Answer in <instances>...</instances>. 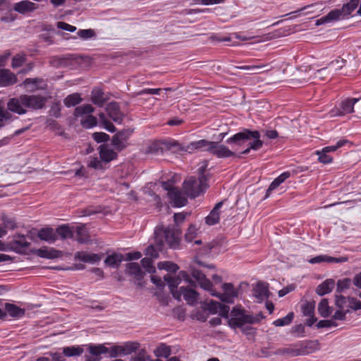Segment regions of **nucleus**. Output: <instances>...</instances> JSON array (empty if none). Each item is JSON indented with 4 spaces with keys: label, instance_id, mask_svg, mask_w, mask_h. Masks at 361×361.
<instances>
[{
    "label": "nucleus",
    "instance_id": "1",
    "mask_svg": "<svg viewBox=\"0 0 361 361\" xmlns=\"http://www.w3.org/2000/svg\"><path fill=\"white\" fill-rule=\"evenodd\" d=\"M164 280L167 282L171 293L178 301H180L181 296H183L186 302L190 305H195L197 303L199 293L193 288L182 286L179 290H176L182 280L188 283L192 287H196L195 282L191 279L186 271H180L178 276H176L166 274L164 276Z\"/></svg>",
    "mask_w": 361,
    "mask_h": 361
},
{
    "label": "nucleus",
    "instance_id": "2",
    "mask_svg": "<svg viewBox=\"0 0 361 361\" xmlns=\"http://www.w3.org/2000/svg\"><path fill=\"white\" fill-rule=\"evenodd\" d=\"M226 142L231 145L232 148L237 150L239 147L249 145L241 154H247L251 149L258 150L262 145L263 142L260 140V133L257 130L243 129L242 131L235 133L226 140Z\"/></svg>",
    "mask_w": 361,
    "mask_h": 361
},
{
    "label": "nucleus",
    "instance_id": "3",
    "mask_svg": "<svg viewBox=\"0 0 361 361\" xmlns=\"http://www.w3.org/2000/svg\"><path fill=\"white\" fill-rule=\"evenodd\" d=\"M154 235L155 241L159 250L165 243L173 249H176L179 246L181 235L180 228L168 227L165 229L156 228Z\"/></svg>",
    "mask_w": 361,
    "mask_h": 361
},
{
    "label": "nucleus",
    "instance_id": "4",
    "mask_svg": "<svg viewBox=\"0 0 361 361\" xmlns=\"http://www.w3.org/2000/svg\"><path fill=\"white\" fill-rule=\"evenodd\" d=\"M200 171L201 176L199 178L190 177L183 183V190L190 198H195L207 188V178L204 175V167H201Z\"/></svg>",
    "mask_w": 361,
    "mask_h": 361
},
{
    "label": "nucleus",
    "instance_id": "5",
    "mask_svg": "<svg viewBox=\"0 0 361 361\" xmlns=\"http://www.w3.org/2000/svg\"><path fill=\"white\" fill-rule=\"evenodd\" d=\"M260 321L258 317L252 314H246L245 311L238 307H234L231 312V318L228 320L229 326L232 329L243 328L246 324H255Z\"/></svg>",
    "mask_w": 361,
    "mask_h": 361
},
{
    "label": "nucleus",
    "instance_id": "6",
    "mask_svg": "<svg viewBox=\"0 0 361 361\" xmlns=\"http://www.w3.org/2000/svg\"><path fill=\"white\" fill-rule=\"evenodd\" d=\"M360 0H350L344 4L341 9H334L331 11L326 16L322 17L316 21L317 25H320L326 23L337 20L340 17L350 15L359 5Z\"/></svg>",
    "mask_w": 361,
    "mask_h": 361
},
{
    "label": "nucleus",
    "instance_id": "7",
    "mask_svg": "<svg viewBox=\"0 0 361 361\" xmlns=\"http://www.w3.org/2000/svg\"><path fill=\"white\" fill-rule=\"evenodd\" d=\"M221 288L224 291L223 293L216 292L213 286L209 293L211 295L218 298L222 302L233 303L235 298L238 295V290L234 288L231 283H224Z\"/></svg>",
    "mask_w": 361,
    "mask_h": 361
},
{
    "label": "nucleus",
    "instance_id": "8",
    "mask_svg": "<svg viewBox=\"0 0 361 361\" xmlns=\"http://www.w3.org/2000/svg\"><path fill=\"white\" fill-rule=\"evenodd\" d=\"M357 102H359L360 104L357 108H359L360 105L361 106V97L358 99L346 98L342 100L338 107L334 108L329 111L330 116H342L354 112V106Z\"/></svg>",
    "mask_w": 361,
    "mask_h": 361
},
{
    "label": "nucleus",
    "instance_id": "9",
    "mask_svg": "<svg viewBox=\"0 0 361 361\" xmlns=\"http://www.w3.org/2000/svg\"><path fill=\"white\" fill-rule=\"evenodd\" d=\"M22 102L25 109L34 111L41 109L44 106L46 98L39 94H21Z\"/></svg>",
    "mask_w": 361,
    "mask_h": 361
},
{
    "label": "nucleus",
    "instance_id": "10",
    "mask_svg": "<svg viewBox=\"0 0 361 361\" xmlns=\"http://www.w3.org/2000/svg\"><path fill=\"white\" fill-rule=\"evenodd\" d=\"M133 133V130L130 129L122 130L115 134L111 139V144L118 151L125 149L128 143V140Z\"/></svg>",
    "mask_w": 361,
    "mask_h": 361
},
{
    "label": "nucleus",
    "instance_id": "11",
    "mask_svg": "<svg viewBox=\"0 0 361 361\" xmlns=\"http://www.w3.org/2000/svg\"><path fill=\"white\" fill-rule=\"evenodd\" d=\"M206 151L218 158H227L235 155V152L229 149L228 147L214 141L211 142L210 147Z\"/></svg>",
    "mask_w": 361,
    "mask_h": 361
},
{
    "label": "nucleus",
    "instance_id": "12",
    "mask_svg": "<svg viewBox=\"0 0 361 361\" xmlns=\"http://www.w3.org/2000/svg\"><path fill=\"white\" fill-rule=\"evenodd\" d=\"M299 355L312 353L320 349V344L317 340H308L297 343Z\"/></svg>",
    "mask_w": 361,
    "mask_h": 361
},
{
    "label": "nucleus",
    "instance_id": "13",
    "mask_svg": "<svg viewBox=\"0 0 361 361\" xmlns=\"http://www.w3.org/2000/svg\"><path fill=\"white\" fill-rule=\"evenodd\" d=\"M7 109L8 112L17 114L18 115H23L27 112V110L25 109L23 102H22L21 94L18 97H13L8 99L6 104Z\"/></svg>",
    "mask_w": 361,
    "mask_h": 361
},
{
    "label": "nucleus",
    "instance_id": "14",
    "mask_svg": "<svg viewBox=\"0 0 361 361\" xmlns=\"http://www.w3.org/2000/svg\"><path fill=\"white\" fill-rule=\"evenodd\" d=\"M204 305L207 306V309L211 314H216L218 312L222 317H228L230 307L228 305H223L214 300H210L207 303L204 302Z\"/></svg>",
    "mask_w": 361,
    "mask_h": 361
},
{
    "label": "nucleus",
    "instance_id": "15",
    "mask_svg": "<svg viewBox=\"0 0 361 361\" xmlns=\"http://www.w3.org/2000/svg\"><path fill=\"white\" fill-rule=\"evenodd\" d=\"M108 116L116 123H121L123 120V114L120 111L119 105L116 102H110L106 107Z\"/></svg>",
    "mask_w": 361,
    "mask_h": 361
},
{
    "label": "nucleus",
    "instance_id": "16",
    "mask_svg": "<svg viewBox=\"0 0 361 361\" xmlns=\"http://www.w3.org/2000/svg\"><path fill=\"white\" fill-rule=\"evenodd\" d=\"M37 8V4L27 0H24L15 4L13 9L19 13L26 14L34 11Z\"/></svg>",
    "mask_w": 361,
    "mask_h": 361
},
{
    "label": "nucleus",
    "instance_id": "17",
    "mask_svg": "<svg viewBox=\"0 0 361 361\" xmlns=\"http://www.w3.org/2000/svg\"><path fill=\"white\" fill-rule=\"evenodd\" d=\"M17 82L16 75L8 69H0V86L7 87Z\"/></svg>",
    "mask_w": 361,
    "mask_h": 361
},
{
    "label": "nucleus",
    "instance_id": "18",
    "mask_svg": "<svg viewBox=\"0 0 361 361\" xmlns=\"http://www.w3.org/2000/svg\"><path fill=\"white\" fill-rule=\"evenodd\" d=\"M192 277L199 283L200 287L204 290L209 292L213 286L210 280L206 278L205 275L197 269H193L191 273Z\"/></svg>",
    "mask_w": 361,
    "mask_h": 361
},
{
    "label": "nucleus",
    "instance_id": "19",
    "mask_svg": "<svg viewBox=\"0 0 361 361\" xmlns=\"http://www.w3.org/2000/svg\"><path fill=\"white\" fill-rule=\"evenodd\" d=\"M348 261L346 257H334L329 255H318L311 258L308 262L310 264H319L323 262L328 263H342Z\"/></svg>",
    "mask_w": 361,
    "mask_h": 361
},
{
    "label": "nucleus",
    "instance_id": "20",
    "mask_svg": "<svg viewBox=\"0 0 361 361\" xmlns=\"http://www.w3.org/2000/svg\"><path fill=\"white\" fill-rule=\"evenodd\" d=\"M109 97L105 95L104 91L99 87H94L91 92V100L92 103L99 107H102Z\"/></svg>",
    "mask_w": 361,
    "mask_h": 361
},
{
    "label": "nucleus",
    "instance_id": "21",
    "mask_svg": "<svg viewBox=\"0 0 361 361\" xmlns=\"http://www.w3.org/2000/svg\"><path fill=\"white\" fill-rule=\"evenodd\" d=\"M75 258L82 262L95 264L101 260L102 256L94 253L77 252L75 254Z\"/></svg>",
    "mask_w": 361,
    "mask_h": 361
},
{
    "label": "nucleus",
    "instance_id": "22",
    "mask_svg": "<svg viewBox=\"0 0 361 361\" xmlns=\"http://www.w3.org/2000/svg\"><path fill=\"white\" fill-rule=\"evenodd\" d=\"M269 290L268 284L263 282H258L254 288V295L258 299L259 302H262L269 297Z\"/></svg>",
    "mask_w": 361,
    "mask_h": 361
},
{
    "label": "nucleus",
    "instance_id": "23",
    "mask_svg": "<svg viewBox=\"0 0 361 361\" xmlns=\"http://www.w3.org/2000/svg\"><path fill=\"white\" fill-rule=\"evenodd\" d=\"M88 350L90 353L96 357L94 359L87 358L86 361H99L100 358L98 357L102 354H108V348L104 344L93 345L90 344L88 345Z\"/></svg>",
    "mask_w": 361,
    "mask_h": 361
},
{
    "label": "nucleus",
    "instance_id": "24",
    "mask_svg": "<svg viewBox=\"0 0 361 361\" xmlns=\"http://www.w3.org/2000/svg\"><path fill=\"white\" fill-rule=\"evenodd\" d=\"M223 204V202H219L212 209L210 213L205 217V223L209 226H213L219 223L220 219L219 209Z\"/></svg>",
    "mask_w": 361,
    "mask_h": 361
},
{
    "label": "nucleus",
    "instance_id": "25",
    "mask_svg": "<svg viewBox=\"0 0 361 361\" xmlns=\"http://www.w3.org/2000/svg\"><path fill=\"white\" fill-rule=\"evenodd\" d=\"M235 69L246 70L249 71L251 74H259L264 72H268L271 70L269 64H259V65H252V66H235Z\"/></svg>",
    "mask_w": 361,
    "mask_h": 361
},
{
    "label": "nucleus",
    "instance_id": "26",
    "mask_svg": "<svg viewBox=\"0 0 361 361\" xmlns=\"http://www.w3.org/2000/svg\"><path fill=\"white\" fill-rule=\"evenodd\" d=\"M169 197L175 207H183L188 203L187 198L182 195V192L178 189L171 191L169 194Z\"/></svg>",
    "mask_w": 361,
    "mask_h": 361
},
{
    "label": "nucleus",
    "instance_id": "27",
    "mask_svg": "<svg viewBox=\"0 0 361 361\" xmlns=\"http://www.w3.org/2000/svg\"><path fill=\"white\" fill-rule=\"evenodd\" d=\"M17 117L6 111L4 102L0 101V129L11 123Z\"/></svg>",
    "mask_w": 361,
    "mask_h": 361
},
{
    "label": "nucleus",
    "instance_id": "28",
    "mask_svg": "<svg viewBox=\"0 0 361 361\" xmlns=\"http://www.w3.org/2000/svg\"><path fill=\"white\" fill-rule=\"evenodd\" d=\"M99 157L104 162H109L116 158L117 154L106 145L99 146Z\"/></svg>",
    "mask_w": 361,
    "mask_h": 361
},
{
    "label": "nucleus",
    "instance_id": "29",
    "mask_svg": "<svg viewBox=\"0 0 361 361\" xmlns=\"http://www.w3.org/2000/svg\"><path fill=\"white\" fill-rule=\"evenodd\" d=\"M126 271L128 274L133 276L138 281L142 280L145 274L137 262L128 263Z\"/></svg>",
    "mask_w": 361,
    "mask_h": 361
},
{
    "label": "nucleus",
    "instance_id": "30",
    "mask_svg": "<svg viewBox=\"0 0 361 361\" xmlns=\"http://www.w3.org/2000/svg\"><path fill=\"white\" fill-rule=\"evenodd\" d=\"M38 237L44 241L54 243L57 239V236L54 229L51 228H44L39 231Z\"/></svg>",
    "mask_w": 361,
    "mask_h": 361
},
{
    "label": "nucleus",
    "instance_id": "31",
    "mask_svg": "<svg viewBox=\"0 0 361 361\" xmlns=\"http://www.w3.org/2000/svg\"><path fill=\"white\" fill-rule=\"evenodd\" d=\"M35 253L40 257L47 259H54L60 256L59 251L46 247L36 250Z\"/></svg>",
    "mask_w": 361,
    "mask_h": 361
},
{
    "label": "nucleus",
    "instance_id": "32",
    "mask_svg": "<svg viewBox=\"0 0 361 361\" xmlns=\"http://www.w3.org/2000/svg\"><path fill=\"white\" fill-rule=\"evenodd\" d=\"M335 282L333 279H326L316 288V293L320 295H324L333 290L334 288Z\"/></svg>",
    "mask_w": 361,
    "mask_h": 361
},
{
    "label": "nucleus",
    "instance_id": "33",
    "mask_svg": "<svg viewBox=\"0 0 361 361\" xmlns=\"http://www.w3.org/2000/svg\"><path fill=\"white\" fill-rule=\"evenodd\" d=\"M6 313H8L11 317L15 318L23 317L25 314V310L17 305L11 303L5 304Z\"/></svg>",
    "mask_w": 361,
    "mask_h": 361
},
{
    "label": "nucleus",
    "instance_id": "34",
    "mask_svg": "<svg viewBox=\"0 0 361 361\" xmlns=\"http://www.w3.org/2000/svg\"><path fill=\"white\" fill-rule=\"evenodd\" d=\"M123 260V255L118 253H114L109 255L104 260V263L113 268H118L122 261Z\"/></svg>",
    "mask_w": 361,
    "mask_h": 361
},
{
    "label": "nucleus",
    "instance_id": "35",
    "mask_svg": "<svg viewBox=\"0 0 361 361\" xmlns=\"http://www.w3.org/2000/svg\"><path fill=\"white\" fill-rule=\"evenodd\" d=\"M75 234L76 235L73 238L79 243L83 244L89 241V236L85 226H77L75 228Z\"/></svg>",
    "mask_w": 361,
    "mask_h": 361
},
{
    "label": "nucleus",
    "instance_id": "36",
    "mask_svg": "<svg viewBox=\"0 0 361 361\" xmlns=\"http://www.w3.org/2000/svg\"><path fill=\"white\" fill-rule=\"evenodd\" d=\"M83 352V348L79 345L68 346L63 348V355L66 357L80 356Z\"/></svg>",
    "mask_w": 361,
    "mask_h": 361
},
{
    "label": "nucleus",
    "instance_id": "37",
    "mask_svg": "<svg viewBox=\"0 0 361 361\" xmlns=\"http://www.w3.org/2000/svg\"><path fill=\"white\" fill-rule=\"evenodd\" d=\"M212 141H208L206 140H200L197 141L192 142L186 147V151L190 152L191 150L205 148V151L210 147V144Z\"/></svg>",
    "mask_w": 361,
    "mask_h": 361
},
{
    "label": "nucleus",
    "instance_id": "38",
    "mask_svg": "<svg viewBox=\"0 0 361 361\" xmlns=\"http://www.w3.org/2000/svg\"><path fill=\"white\" fill-rule=\"evenodd\" d=\"M82 97L79 93H73L68 95L63 100L64 105L69 108L75 106L82 102Z\"/></svg>",
    "mask_w": 361,
    "mask_h": 361
},
{
    "label": "nucleus",
    "instance_id": "39",
    "mask_svg": "<svg viewBox=\"0 0 361 361\" xmlns=\"http://www.w3.org/2000/svg\"><path fill=\"white\" fill-rule=\"evenodd\" d=\"M12 245L16 249H25L29 247L30 243L26 240L24 235L17 234L13 236Z\"/></svg>",
    "mask_w": 361,
    "mask_h": 361
},
{
    "label": "nucleus",
    "instance_id": "40",
    "mask_svg": "<svg viewBox=\"0 0 361 361\" xmlns=\"http://www.w3.org/2000/svg\"><path fill=\"white\" fill-rule=\"evenodd\" d=\"M318 311L322 317H328L332 312V308L329 305L327 299L324 298L318 305Z\"/></svg>",
    "mask_w": 361,
    "mask_h": 361
},
{
    "label": "nucleus",
    "instance_id": "41",
    "mask_svg": "<svg viewBox=\"0 0 361 361\" xmlns=\"http://www.w3.org/2000/svg\"><path fill=\"white\" fill-rule=\"evenodd\" d=\"M94 108L91 104H83L77 106L74 111V116L75 117L82 116L84 115H91L94 112Z\"/></svg>",
    "mask_w": 361,
    "mask_h": 361
},
{
    "label": "nucleus",
    "instance_id": "42",
    "mask_svg": "<svg viewBox=\"0 0 361 361\" xmlns=\"http://www.w3.org/2000/svg\"><path fill=\"white\" fill-rule=\"evenodd\" d=\"M56 234L59 235L62 239L73 238L75 234L73 231L66 225H63L56 228Z\"/></svg>",
    "mask_w": 361,
    "mask_h": 361
},
{
    "label": "nucleus",
    "instance_id": "43",
    "mask_svg": "<svg viewBox=\"0 0 361 361\" xmlns=\"http://www.w3.org/2000/svg\"><path fill=\"white\" fill-rule=\"evenodd\" d=\"M171 348L166 344H161L154 350V353L157 357L166 358L171 355Z\"/></svg>",
    "mask_w": 361,
    "mask_h": 361
},
{
    "label": "nucleus",
    "instance_id": "44",
    "mask_svg": "<svg viewBox=\"0 0 361 361\" xmlns=\"http://www.w3.org/2000/svg\"><path fill=\"white\" fill-rule=\"evenodd\" d=\"M157 267L161 270L164 269L171 273H176L179 269L176 264L169 261L159 262L157 264Z\"/></svg>",
    "mask_w": 361,
    "mask_h": 361
},
{
    "label": "nucleus",
    "instance_id": "45",
    "mask_svg": "<svg viewBox=\"0 0 361 361\" xmlns=\"http://www.w3.org/2000/svg\"><path fill=\"white\" fill-rule=\"evenodd\" d=\"M277 353L279 355H288L292 357L298 356L299 353L297 343L288 348L279 349Z\"/></svg>",
    "mask_w": 361,
    "mask_h": 361
},
{
    "label": "nucleus",
    "instance_id": "46",
    "mask_svg": "<svg viewBox=\"0 0 361 361\" xmlns=\"http://www.w3.org/2000/svg\"><path fill=\"white\" fill-rule=\"evenodd\" d=\"M80 124L85 128H91L97 126V118L92 115H87L80 121Z\"/></svg>",
    "mask_w": 361,
    "mask_h": 361
},
{
    "label": "nucleus",
    "instance_id": "47",
    "mask_svg": "<svg viewBox=\"0 0 361 361\" xmlns=\"http://www.w3.org/2000/svg\"><path fill=\"white\" fill-rule=\"evenodd\" d=\"M294 317V314L293 312H289L286 317L283 318L278 319L273 322V324L275 326H283L290 324Z\"/></svg>",
    "mask_w": 361,
    "mask_h": 361
},
{
    "label": "nucleus",
    "instance_id": "48",
    "mask_svg": "<svg viewBox=\"0 0 361 361\" xmlns=\"http://www.w3.org/2000/svg\"><path fill=\"white\" fill-rule=\"evenodd\" d=\"M100 122L102 126L111 133H114L116 130V127L114 126L112 123H111L106 117L104 113H100L99 114Z\"/></svg>",
    "mask_w": 361,
    "mask_h": 361
},
{
    "label": "nucleus",
    "instance_id": "49",
    "mask_svg": "<svg viewBox=\"0 0 361 361\" xmlns=\"http://www.w3.org/2000/svg\"><path fill=\"white\" fill-rule=\"evenodd\" d=\"M123 355V349L122 345H114L108 348V357L111 358L117 357Z\"/></svg>",
    "mask_w": 361,
    "mask_h": 361
},
{
    "label": "nucleus",
    "instance_id": "50",
    "mask_svg": "<svg viewBox=\"0 0 361 361\" xmlns=\"http://www.w3.org/2000/svg\"><path fill=\"white\" fill-rule=\"evenodd\" d=\"M26 61V55L24 54H18L12 59L11 67L17 68L23 66Z\"/></svg>",
    "mask_w": 361,
    "mask_h": 361
},
{
    "label": "nucleus",
    "instance_id": "51",
    "mask_svg": "<svg viewBox=\"0 0 361 361\" xmlns=\"http://www.w3.org/2000/svg\"><path fill=\"white\" fill-rule=\"evenodd\" d=\"M345 60L338 58L335 61H333L329 64V68L331 73H334L336 71L341 69L345 64Z\"/></svg>",
    "mask_w": 361,
    "mask_h": 361
},
{
    "label": "nucleus",
    "instance_id": "52",
    "mask_svg": "<svg viewBox=\"0 0 361 361\" xmlns=\"http://www.w3.org/2000/svg\"><path fill=\"white\" fill-rule=\"evenodd\" d=\"M123 355H128L135 352L139 347V343L136 342H127L123 345Z\"/></svg>",
    "mask_w": 361,
    "mask_h": 361
},
{
    "label": "nucleus",
    "instance_id": "53",
    "mask_svg": "<svg viewBox=\"0 0 361 361\" xmlns=\"http://www.w3.org/2000/svg\"><path fill=\"white\" fill-rule=\"evenodd\" d=\"M142 267L147 273H154L156 268L153 266L152 259L149 257H145L141 260Z\"/></svg>",
    "mask_w": 361,
    "mask_h": 361
},
{
    "label": "nucleus",
    "instance_id": "54",
    "mask_svg": "<svg viewBox=\"0 0 361 361\" xmlns=\"http://www.w3.org/2000/svg\"><path fill=\"white\" fill-rule=\"evenodd\" d=\"M77 35L80 39L83 40H87L95 37L96 34L94 30L92 29H84L79 30L77 32Z\"/></svg>",
    "mask_w": 361,
    "mask_h": 361
},
{
    "label": "nucleus",
    "instance_id": "55",
    "mask_svg": "<svg viewBox=\"0 0 361 361\" xmlns=\"http://www.w3.org/2000/svg\"><path fill=\"white\" fill-rule=\"evenodd\" d=\"M197 235V229L195 226L191 224L188 227L185 234V240L187 242H192Z\"/></svg>",
    "mask_w": 361,
    "mask_h": 361
},
{
    "label": "nucleus",
    "instance_id": "56",
    "mask_svg": "<svg viewBox=\"0 0 361 361\" xmlns=\"http://www.w3.org/2000/svg\"><path fill=\"white\" fill-rule=\"evenodd\" d=\"M351 285V280L348 278L344 279L343 280H339L337 283V293H341L345 289H348L350 288Z\"/></svg>",
    "mask_w": 361,
    "mask_h": 361
},
{
    "label": "nucleus",
    "instance_id": "57",
    "mask_svg": "<svg viewBox=\"0 0 361 361\" xmlns=\"http://www.w3.org/2000/svg\"><path fill=\"white\" fill-rule=\"evenodd\" d=\"M316 154L318 155L319 161L322 164H329L333 161V157L329 155L327 152H323V149L317 151Z\"/></svg>",
    "mask_w": 361,
    "mask_h": 361
},
{
    "label": "nucleus",
    "instance_id": "58",
    "mask_svg": "<svg viewBox=\"0 0 361 361\" xmlns=\"http://www.w3.org/2000/svg\"><path fill=\"white\" fill-rule=\"evenodd\" d=\"M332 75H333V73H331L329 66H327L326 68H323L319 70H317L314 74V77L318 78L321 80H324L327 77Z\"/></svg>",
    "mask_w": 361,
    "mask_h": 361
},
{
    "label": "nucleus",
    "instance_id": "59",
    "mask_svg": "<svg viewBox=\"0 0 361 361\" xmlns=\"http://www.w3.org/2000/svg\"><path fill=\"white\" fill-rule=\"evenodd\" d=\"M348 141L346 140H338L335 145L328 146L322 148L323 152H332L343 147Z\"/></svg>",
    "mask_w": 361,
    "mask_h": 361
},
{
    "label": "nucleus",
    "instance_id": "60",
    "mask_svg": "<svg viewBox=\"0 0 361 361\" xmlns=\"http://www.w3.org/2000/svg\"><path fill=\"white\" fill-rule=\"evenodd\" d=\"M314 305L307 302L302 306V312L304 316L310 317L314 315Z\"/></svg>",
    "mask_w": 361,
    "mask_h": 361
},
{
    "label": "nucleus",
    "instance_id": "61",
    "mask_svg": "<svg viewBox=\"0 0 361 361\" xmlns=\"http://www.w3.org/2000/svg\"><path fill=\"white\" fill-rule=\"evenodd\" d=\"M61 108L60 103L55 102L51 106V109L49 110V114L50 116H54L55 118H59L61 116Z\"/></svg>",
    "mask_w": 361,
    "mask_h": 361
},
{
    "label": "nucleus",
    "instance_id": "62",
    "mask_svg": "<svg viewBox=\"0 0 361 361\" xmlns=\"http://www.w3.org/2000/svg\"><path fill=\"white\" fill-rule=\"evenodd\" d=\"M337 323L334 322L333 319H326L319 321L316 326L318 329H321L337 326Z\"/></svg>",
    "mask_w": 361,
    "mask_h": 361
},
{
    "label": "nucleus",
    "instance_id": "63",
    "mask_svg": "<svg viewBox=\"0 0 361 361\" xmlns=\"http://www.w3.org/2000/svg\"><path fill=\"white\" fill-rule=\"evenodd\" d=\"M145 255L149 256V258L151 259H157L159 257L158 250L153 245H150L147 247L145 250Z\"/></svg>",
    "mask_w": 361,
    "mask_h": 361
},
{
    "label": "nucleus",
    "instance_id": "64",
    "mask_svg": "<svg viewBox=\"0 0 361 361\" xmlns=\"http://www.w3.org/2000/svg\"><path fill=\"white\" fill-rule=\"evenodd\" d=\"M94 140L97 142H106L109 139V135L105 133H94L92 135Z\"/></svg>",
    "mask_w": 361,
    "mask_h": 361
}]
</instances>
